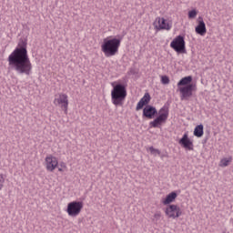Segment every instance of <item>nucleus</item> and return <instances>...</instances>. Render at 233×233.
I'll use <instances>...</instances> for the list:
<instances>
[{"label":"nucleus","mask_w":233,"mask_h":233,"mask_svg":"<svg viewBox=\"0 0 233 233\" xmlns=\"http://www.w3.org/2000/svg\"><path fill=\"white\" fill-rule=\"evenodd\" d=\"M26 45V40H21L7 58L8 66L18 76H32L33 66L28 56Z\"/></svg>","instance_id":"1"},{"label":"nucleus","mask_w":233,"mask_h":233,"mask_svg":"<svg viewBox=\"0 0 233 233\" xmlns=\"http://www.w3.org/2000/svg\"><path fill=\"white\" fill-rule=\"evenodd\" d=\"M157 116V117H156ZM169 116L168 106L164 105L158 111L154 106L147 105L143 108L142 116L147 119H154L149 123L150 128H161L167 123Z\"/></svg>","instance_id":"2"},{"label":"nucleus","mask_w":233,"mask_h":233,"mask_svg":"<svg viewBox=\"0 0 233 233\" xmlns=\"http://www.w3.org/2000/svg\"><path fill=\"white\" fill-rule=\"evenodd\" d=\"M111 101L115 106H123L125 99H127V86L125 84L113 82L111 84Z\"/></svg>","instance_id":"3"},{"label":"nucleus","mask_w":233,"mask_h":233,"mask_svg":"<svg viewBox=\"0 0 233 233\" xmlns=\"http://www.w3.org/2000/svg\"><path fill=\"white\" fill-rule=\"evenodd\" d=\"M119 46H121V38H105L101 50L106 57H114L119 52Z\"/></svg>","instance_id":"4"},{"label":"nucleus","mask_w":233,"mask_h":233,"mask_svg":"<svg viewBox=\"0 0 233 233\" xmlns=\"http://www.w3.org/2000/svg\"><path fill=\"white\" fill-rule=\"evenodd\" d=\"M170 47L177 52V54H187V47L185 46V37L181 35H177L170 43Z\"/></svg>","instance_id":"5"},{"label":"nucleus","mask_w":233,"mask_h":233,"mask_svg":"<svg viewBox=\"0 0 233 233\" xmlns=\"http://www.w3.org/2000/svg\"><path fill=\"white\" fill-rule=\"evenodd\" d=\"M83 210L82 201H72L67 204L66 212L70 218H77L78 214H81Z\"/></svg>","instance_id":"6"},{"label":"nucleus","mask_w":233,"mask_h":233,"mask_svg":"<svg viewBox=\"0 0 233 233\" xmlns=\"http://www.w3.org/2000/svg\"><path fill=\"white\" fill-rule=\"evenodd\" d=\"M165 214L169 219H177L183 215V211L177 205L171 204L166 208Z\"/></svg>","instance_id":"7"},{"label":"nucleus","mask_w":233,"mask_h":233,"mask_svg":"<svg viewBox=\"0 0 233 233\" xmlns=\"http://www.w3.org/2000/svg\"><path fill=\"white\" fill-rule=\"evenodd\" d=\"M196 90H198L196 84H189L187 86L180 87L179 92L181 101H185V99L192 97V93Z\"/></svg>","instance_id":"8"},{"label":"nucleus","mask_w":233,"mask_h":233,"mask_svg":"<svg viewBox=\"0 0 233 233\" xmlns=\"http://www.w3.org/2000/svg\"><path fill=\"white\" fill-rule=\"evenodd\" d=\"M54 104L60 106L65 114H68V95L63 93L59 94L58 97L55 98Z\"/></svg>","instance_id":"9"},{"label":"nucleus","mask_w":233,"mask_h":233,"mask_svg":"<svg viewBox=\"0 0 233 233\" xmlns=\"http://www.w3.org/2000/svg\"><path fill=\"white\" fill-rule=\"evenodd\" d=\"M153 25L157 32H159L161 30H171L172 28V24L168 23L164 17H157Z\"/></svg>","instance_id":"10"},{"label":"nucleus","mask_w":233,"mask_h":233,"mask_svg":"<svg viewBox=\"0 0 233 233\" xmlns=\"http://www.w3.org/2000/svg\"><path fill=\"white\" fill-rule=\"evenodd\" d=\"M59 166V161L57 160V157L48 155L46 157V168L48 172H54L56 168Z\"/></svg>","instance_id":"11"},{"label":"nucleus","mask_w":233,"mask_h":233,"mask_svg":"<svg viewBox=\"0 0 233 233\" xmlns=\"http://www.w3.org/2000/svg\"><path fill=\"white\" fill-rule=\"evenodd\" d=\"M178 143L186 148V150H194V143L188 137V134H184L183 137L179 139Z\"/></svg>","instance_id":"12"},{"label":"nucleus","mask_w":233,"mask_h":233,"mask_svg":"<svg viewBox=\"0 0 233 233\" xmlns=\"http://www.w3.org/2000/svg\"><path fill=\"white\" fill-rule=\"evenodd\" d=\"M195 32L198 35H205L207 34V25L203 21V17H198V25L195 27Z\"/></svg>","instance_id":"13"},{"label":"nucleus","mask_w":233,"mask_h":233,"mask_svg":"<svg viewBox=\"0 0 233 233\" xmlns=\"http://www.w3.org/2000/svg\"><path fill=\"white\" fill-rule=\"evenodd\" d=\"M150 94L149 93H145L144 97L141 98L136 107V110H141V108H143V106H147V105H148L150 103Z\"/></svg>","instance_id":"14"},{"label":"nucleus","mask_w":233,"mask_h":233,"mask_svg":"<svg viewBox=\"0 0 233 233\" xmlns=\"http://www.w3.org/2000/svg\"><path fill=\"white\" fill-rule=\"evenodd\" d=\"M176 198H177V193L176 191H173L169 193L166 198L163 199L162 203L163 205H170V203H174L176 200Z\"/></svg>","instance_id":"15"},{"label":"nucleus","mask_w":233,"mask_h":233,"mask_svg":"<svg viewBox=\"0 0 233 233\" xmlns=\"http://www.w3.org/2000/svg\"><path fill=\"white\" fill-rule=\"evenodd\" d=\"M192 83V76H185L179 80L177 86H188Z\"/></svg>","instance_id":"16"},{"label":"nucleus","mask_w":233,"mask_h":233,"mask_svg":"<svg viewBox=\"0 0 233 233\" xmlns=\"http://www.w3.org/2000/svg\"><path fill=\"white\" fill-rule=\"evenodd\" d=\"M203 124L198 125L194 129V136L196 137H203Z\"/></svg>","instance_id":"17"},{"label":"nucleus","mask_w":233,"mask_h":233,"mask_svg":"<svg viewBox=\"0 0 233 233\" xmlns=\"http://www.w3.org/2000/svg\"><path fill=\"white\" fill-rule=\"evenodd\" d=\"M232 163V157H224L219 162V167L222 168H225V167H228Z\"/></svg>","instance_id":"18"},{"label":"nucleus","mask_w":233,"mask_h":233,"mask_svg":"<svg viewBox=\"0 0 233 233\" xmlns=\"http://www.w3.org/2000/svg\"><path fill=\"white\" fill-rule=\"evenodd\" d=\"M149 152L152 156H161V151L154 147H149Z\"/></svg>","instance_id":"19"},{"label":"nucleus","mask_w":233,"mask_h":233,"mask_svg":"<svg viewBox=\"0 0 233 233\" xmlns=\"http://www.w3.org/2000/svg\"><path fill=\"white\" fill-rule=\"evenodd\" d=\"M161 83H162V85H168L170 83V78H168L167 76H162Z\"/></svg>","instance_id":"20"},{"label":"nucleus","mask_w":233,"mask_h":233,"mask_svg":"<svg viewBox=\"0 0 233 233\" xmlns=\"http://www.w3.org/2000/svg\"><path fill=\"white\" fill-rule=\"evenodd\" d=\"M196 15H198V11H196V9H192L191 11L188 12L189 19H194Z\"/></svg>","instance_id":"21"},{"label":"nucleus","mask_w":233,"mask_h":233,"mask_svg":"<svg viewBox=\"0 0 233 233\" xmlns=\"http://www.w3.org/2000/svg\"><path fill=\"white\" fill-rule=\"evenodd\" d=\"M3 187H5V176L0 174V190H3Z\"/></svg>","instance_id":"22"},{"label":"nucleus","mask_w":233,"mask_h":233,"mask_svg":"<svg viewBox=\"0 0 233 233\" xmlns=\"http://www.w3.org/2000/svg\"><path fill=\"white\" fill-rule=\"evenodd\" d=\"M63 168H66V164H65V162L60 163V167H58V172H65Z\"/></svg>","instance_id":"23"},{"label":"nucleus","mask_w":233,"mask_h":233,"mask_svg":"<svg viewBox=\"0 0 233 233\" xmlns=\"http://www.w3.org/2000/svg\"><path fill=\"white\" fill-rule=\"evenodd\" d=\"M154 218L157 220L160 219L161 218V213H155Z\"/></svg>","instance_id":"24"},{"label":"nucleus","mask_w":233,"mask_h":233,"mask_svg":"<svg viewBox=\"0 0 233 233\" xmlns=\"http://www.w3.org/2000/svg\"><path fill=\"white\" fill-rule=\"evenodd\" d=\"M160 157L163 159V157H168V155L160 153Z\"/></svg>","instance_id":"25"}]
</instances>
